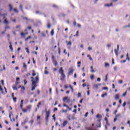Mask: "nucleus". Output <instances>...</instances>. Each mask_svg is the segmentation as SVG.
<instances>
[{
  "label": "nucleus",
  "mask_w": 130,
  "mask_h": 130,
  "mask_svg": "<svg viewBox=\"0 0 130 130\" xmlns=\"http://www.w3.org/2000/svg\"><path fill=\"white\" fill-rule=\"evenodd\" d=\"M52 57V61L55 60V59H54V58H55V57L54 56V55H52V57Z\"/></svg>",
  "instance_id": "nucleus-54"
},
{
  "label": "nucleus",
  "mask_w": 130,
  "mask_h": 130,
  "mask_svg": "<svg viewBox=\"0 0 130 130\" xmlns=\"http://www.w3.org/2000/svg\"><path fill=\"white\" fill-rule=\"evenodd\" d=\"M107 77H108V74L106 75V78H105V82H107Z\"/></svg>",
  "instance_id": "nucleus-44"
},
{
  "label": "nucleus",
  "mask_w": 130,
  "mask_h": 130,
  "mask_svg": "<svg viewBox=\"0 0 130 130\" xmlns=\"http://www.w3.org/2000/svg\"><path fill=\"white\" fill-rule=\"evenodd\" d=\"M35 73V71L32 70V76H33V77H34L35 76H36V73Z\"/></svg>",
  "instance_id": "nucleus-27"
},
{
  "label": "nucleus",
  "mask_w": 130,
  "mask_h": 130,
  "mask_svg": "<svg viewBox=\"0 0 130 130\" xmlns=\"http://www.w3.org/2000/svg\"><path fill=\"white\" fill-rule=\"evenodd\" d=\"M52 62H53L54 66H55V67H56V66H57V62L56 61V60H53Z\"/></svg>",
  "instance_id": "nucleus-11"
},
{
  "label": "nucleus",
  "mask_w": 130,
  "mask_h": 130,
  "mask_svg": "<svg viewBox=\"0 0 130 130\" xmlns=\"http://www.w3.org/2000/svg\"><path fill=\"white\" fill-rule=\"evenodd\" d=\"M67 45H70V46H72V42H68Z\"/></svg>",
  "instance_id": "nucleus-41"
},
{
  "label": "nucleus",
  "mask_w": 130,
  "mask_h": 130,
  "mask_svg": "<svg viewBox=\"0 0 130 130\" xmlns=\"http://www.w3.org/2000/svg\"><path fill=\"white\" fill-rule=\"evenodd\" d=\"M105 68H107V67H109V63L105 62Z\"/></svg>",
  "instance_id": "nucleus-23"
},
{
  "label": "nucleus",
  "mask_w": 130,
  "mask_h": 130,
  "mask_svg": "<svg viewBox=\"0 0 130 130\" xmlns=\"http://www.w3.org/2000/svg\"><path fill=\"white\" fill-rule=\"evenodd\" d=\"M69 87H70V89H71L72 92H74V88L73 87V86H72V85H71V84H70V85H69Z\"/></svg>",
  "instance_id": "nucleus-22"
},
{
  "label": "nucleus",
  "mask_w": 130,
  "mask_h": 130,
  "mask_svg": "<svg viewBox=\"0 0 130 130\" xmlns=\"http://www.w3.org/2000/svg\"><path fill=\"white\" fill-rule=\"evenodd\" d=\"M51 36H53V35H54V30L53 29H52L51 31Z\"/></svg>",
  "instance_id": "nucleus-21"
},
{
  "label": "nucleus",
  "mask_w": 130,
  "mask_h": 130,
  "mask_svg": "<svg viewBox=\"0 0 130 130\" xmlns=\"http://www.w3.org/2000/svg\"><path fill=\"white\" fill-rule=\"evenodd\" d=\"M0 91H2V94L4 93V91H3V88H2V85H0Z\"/></svg>",
  "instance_id": "nucleus-37"
},
{
  "label": "nucleus",
  "mask_w": 130,
  "mask_h": 130,
  "mask_svg": "<svg viewBox=\"0 0 130 130\" xmlns=\"http://www.w3.org/2000/svg\"><path fill=\"white\" fill-rule=\"evenodd\" d=\"M44 74H45V75H48V74H49V73L48 72V71L45 70Z\"/></svg>",
  "instance_id": "nucleus-33"
},
{
  "label": "nucleus",
  "mask_w": 130,
  "mask_h": 130,
  "mask_svg": "<svg viewBox=\"0 0 130 130\" xmlns=\"http://www.w3.org/2000/svg\"><path fill=\"white\" fill-rule=\"evenodd\" d=\"M24 85H26L27 84V83H28V82H27V80H26V79L24 80Z\"/></svg>",
  "instance_id": "nucleus-53"
},
{
  "label": "nucleus",
  "mask_w": 130,
  "mask_h": 130,
  "mask_svg": "<svg viewBox=\"0 0 130 130\" xmlns=\"http://www.w3.org/2000/svg\"><path fill=\"white\" fill-rule=\"evenodd\" d=\"M4 23V24H6V25H8V24H9V22L8 21V20H7V19H5Z\"/></svg>",
  "instance_id": "nucleus-14"
},
{
  "label": "nucleus",
  "mask_w": 130,
  "mask_h": 130,
  "mask_svg": "<svg viewBox=\"0 0 130 130\" xmlns=\"http://www.w3.org/2000/svg\"><path fill=\"white\" fill-rule=\"evenodd\" d=\"M115 99L116 100H118V99H119V94H117L116 95H115Z\"/></svg>",
  "instance_id": "nucleus-16"
},
{
  "label": "nucleus",
  "mask_w": 130,
  "mask_h": 130,
  "mask_svg": "<svg viewBox=\"0 0 130 130\" xmlns=\"http://www.w3.org/2000/svg\"><path fill=\"white\" fill-rule=\"evenodd\" d=\"M41 35L42 36V37H46V35H45V34H44V32H41Z\"/></svg>",
  "instance_id": "nucleus-29"
},
{
  "label": "nucleus",
  "mask_w": 130,
  "mask_h": 130,
  "mask_svg": "<svg viewBox=\"0 0 130 130\" xmlns=\"http://www.w3.org/2000/svg\"><path fill=\"white\" fill-rule=\"evenodd\" d=\"M126 91L125 92V93H124L123 94H122V96H126Z\"/></svg>",
  "instance_id": "nucleus-63"
},
{
  "label": "nucleus",
  "mask_w": 130,
  "mask_h": 130,
  "mask_svg": "<svg viewBox=\"0 0 130 130\" xmlns=\"http://www.w3.org/2000/svg\"><path fill=\"white\" fill-rule=\"evenodd\" d=\"M53 8H54L55 9H57L58 7L56 5H53Z\"/></svg>",
  "instance_id": "nucleus-47"
},
{
  "label": "nucleus",
  "mask_w": 130,
  "mask_h": 130,
  "mask_svg": "<svg viewBox=\"0 0 130 130\" xmlns=\"http://www.w3.org/2000/svg\"><path fill=\"white\" fill-rule=\"evenodd\" d=\"M118 50H119V45H117V50L116 49L114 50V52L116 56L118 55Z\"/></svg>",
  "instance_id": "nucleus-5"
},
{
  "label": "nucleus",
  "mask_w": 130,
  "mask_h": 130,
  "mask_svg": "<svg viewBox=\"0 0 130 130\" xmlns=\"http://www.w3.org/2000/svg\"><path fill=\"white\" fill-rule=\"evenodd\" d=\"M111 46V44H108L107 45V47H108V48H109V47H110Z\"/></svg>",
  "instance_id": "nucleus-52"
},
{
  "label": "nucleus",
  "mask_w": 130,
  "mask_h": 130,
  "mask_svg": "<svg viewBox=\"0 0 130 130\" xmlns=\"http://www.w3.org/2000/svg\"><path fill=\"white\" fill-rule=\"evenodd\" d=\"M9 48H10L11 50H13V46L12 45H10L9 46Z\"/></svg>",
  "instance_id": "nucleus-43"
},
{
  "label": "nucleus",
  "mask_w": 130,
  "mask_h": 130,
  "mask_svg": "<svg viewBox=\"0 0 130 130\" xmlns=\"http://www.w3.org/2000/svg\"><path fill=\"white\" fill-rule=\"evenodd\" d=\"M81 95L82 94H81V93L78 92V98H79V97H81Z\"/></svg>",
  "instance_id": "nucleus-49"
},
{
  "label": "nucleus",
  "mask_w": 130,
  "mask_h": 130,
  "mask_svg": "<svg viewBox=\"0 0 130 130\" xmlns=\"http://www.w3.org/2000/svg\"><path fill=\"white\" fill-rule=\"evenodd\" d=\"M67 124H68V121L65 120L63 122L62 126L63 127H64V126H66V125H67Z\"/></svg>",
  "instance_id": "nucleus-10"
},
{
  "label": "nucleus",
  "mask_w": 130,
  "mask_h": 130,
  "mask_svg": "<svg viewBox=\"0 0 130 130\" xmlns=\"http://www.w3.org/2000/svg\"><path fill=\"white\" fill-rule=\"evenodd\" d=\"M49 122V119H45L46 125H48Z\"/></svg>",
  "instance_id": "nucleus-19"
},
{
  "label": "nucleus",
  "mask_w": 130,
  "mask_h": 130,
  "mask_svg": "<svg viewBox=\"0 0 130 130\" xmlns=\"http://www.w3.org/2000/svg\"><path fill=\"white\" fill-rule=\"evenodd\" d=\"M52 118H53V119L54 120V121H55V114H54L52 115Z\"/></svg>",
  "instance_id": "nucleus-36"
},
{
  "label": "nucleus",
  "mask_w": 130,
  "mask_h": 130,
  "mask_svg": "<svg viewBox=\"0 0 130 130\" xmlns=\"http://www.w3.org/2000/svg\"><path fill=\"white\" fill-rule=\"evenodd\" d=\"M7 15H8V14H7V13L2 14L1 13H0V17H1V16H2L4 19H6V16H7Z\"/></svg>",
  "instance_id": "nucleus-6"
},
{
  "label": "nucleus",
  "mask_w": 130,
  "mask_h": 130,
  "mask_svg": "<svg viewBox=\"0 0 130 130\" xmlns=\"http://www.w3.org/2000/svg\"><path fill=\"white\" fill-rule=\"evenodd\" d=\"M112 6H113L112 3H111L110 4H105V7H112Z\"/></svg>",
  "instance_id": "nucleus-13"
},
{
  "label": "nucleus",
  "mask_w": 130,
  "mask_h": 130,
  "mask_svg": "<svg viewBox=\"0 0 130 130\" xmlns=\"http://www.w3.org/2000/svg\"><path fill=\"white\" fill-rule=\"evenodd\" d=\"M91 80H94V75H92L90 76Z\"/></svg>",
  "instance_id": "nucleus-39"
},
{
  "label": "nucleus",
  "mask_w": 130,
  "mask_h": 130,
  "mask_svg": "<svg viewBox=\"0 0 130 130\" xmlns=\"http://www.w3.org/2000/svg\"><path fill=\"white\" fill-rule=\"evenodd\" d=\"M30 38H31V36H29L28 37L25 39V41H28L29 39H30Z\"/></svg>",
  "instance_id": "nucleus-31"
},
{
  "label": "nucleus",
  "mask_w": 130,
  "mask_h": 130,
  "mask_svg": "<svg viewBox=\"0 0 130 130\" xmlns=\"http://www.w3.org/2000/svg\"><path fill=\"white\" fill-rule=\"evenodd\" d=\"M13 115V113L10 112V113H9V118H10V119H11V118H12L11 115Z\"/></svg>",
  "instance_id": "nucleus-34"
},
{
  "label": "nucleus",
  "mask_w": 130,
  "mask_h": 130,
  "mask_svg": "<svg viewBox=\"0 0 130 130\" xmlns=\"http://www.w3.org/2000/svg\"><path fill=\"white\" fill-rule=\"evenodd\" d=\"M19 28H21V25H17L16 26V29H18Z\"/></svg>",
  "instance_id": "nucleus-57"
},
{
  "label": "nucleus",
  "mask_w": 130,
  "mask_h": 130,
  "mask_svg": "<svg viewBox=\"0 0 130 130\" xmlns=\"http://www.w3.org/2000/svg\"><path fill=\"white\" fill-rule=\"evenodd\" d=\"M96 81H97L98 82H101V78H98Z\"/></svg>",
  "instance_id": "nucleus-48"
},
{
  "label": "nucleus",
  "mask_w": 130,
  "mask_h": 130,
  "mask_svg": "<svg viewBox=\"0 0 130 130\" xmlns=\"http://www.w3.org/2000/svg\"><path fill=\"white\" fill-rule=\"evenodd\" d=\"M64 73V71L62 69V68H60L59 70V74H60L61 76V77L63 78V79H64L66 78V75L63 73Z\"/></svg>",
  "instance_id": "nucleus-2"
},
{
  "label": "nucleus",
  "mask_w": 130,
  "mask_h": 130,
  "mask_svg": "<svg viewBox=\"0 0 130 130\" xmlns=\"http://www.w3.org/2000/svg\"><path fill=\"white\" fill-rule=\"evenodd\" d=\"M30 79L31 80V91H34L36 87H37V85L36 84H38V83H39V77L38 76H36V78H34V77H31Z\"/></svg>",
  "instance_id": "nucleus-1"
},
{
  "label": "nucleus",
  "mask_w": 130,
  "mask_h": 130,
  "mask_svg": "<svg viewBox=\"0 0 130 130\" xmlns=\"http://www.w3.org/2000/svg\"><path fill=\"white\" fill-rule=\"evenodd\" d=\"M101 83H99L98 84H94L93 85L94 88H96V89H98L99 88V86H101Z\"/></svg>",
  "instance_id": "nucleus-9"
},
{
  "label": "nucleus",
  "mask_w": 130,
  "mask_h": 130,
  "mask_svg": "<svg viewBox=\"0 0 130 130\" xmlns=\"http://www.w3.org/2000/svg\"><path fill=\"white\" fill-rule=\"evenodd\" d=\"M129 27H130V23H129L128 25H125L123 27L124 29L125 28H129Z\"/></svg>",
  "instance_id": "nucleus-20"
},
{
  "label": "nucleus",
  "mask_w": 130,
  "mask_h": 130,
  "mask_svg": "<svg viewBox=\"0 0 130 130\" xmlns=\"http://www.w3.org/2000/svg\"><path fill=\"white\" fill-rule=\"evenodd\" d=\"M49 115H50V111H47L46 110V117L45 119H49Z\"/></svg>",
  "instance_id": "nucleus-4"
},
{
  "label": "nucleus",
  "mask_w": 130,
  "mask_h": 130,
  "mask_svg": "<svg viewBox=\"0 0 130 130\" xmlns=\"http://www.w3.org/2000/svg\"><path fill=\"white\" fill-rule=\"evenodd\" d=\"M22 111L23 112H27V111H28L27 110L24 109H22Z\"/></svg>",
  "instance_id": "nucleus-46"
},
{
  "label": "nucleus",
  "mask_w": 130,
  "mask_h": 130,
  "mask_svg": "<svg viewBox=\"0 0 130 130\" xmlns=\"http://www.w3.org/2000/svg\"><path fill=\"white\" fill-rule=\"evenodd\" d=\"M68 88H69V85H64V88L65 89H68Z\"/></svg>",
  "instance_id": "nucleus-58"
},
{
  "label": "nucleus",
  "mask_w": 130,
  "mask_h": 130,
  "mask_svg": "<svg viewBox=\"0 0 130 130\" xmlns=\"http://www.w3.org/2000/svg\"><path fill=\"white\" fill-rule=\"evenodd\" d=\"M60 16H62V17H64L66 16V14H64L63 13H61L60 14Z\"/></svg>",
  "instance_id": "nucleus-59"
},
{
  "label": "nucleus",
  "mask_w": 130,
  "mask_h": 130,
  "mask_svg": "<svg viewBox=\"0 0 130 130\" xmlns=\"http://www.w3.org/2000/svg\"><path fill=\"white\" fill-rule=\"evenodd\" d=\"M97 127H101V122L99 123V125L97 126Z\"/></svg>",
  "instance_id": "nucleus-51"
},
{
  "label": "nucleus",
  "mask_w": 130,
  "mask_h": 130,
  "mask_svg": "<svg viewBox=\"0 0 130 130\" xmlns=\"http://www.w3.org/2000/svg\"><path fill=\"white\" fill-rule=\"evenodd\" d=\"M13 100L14 102H17V98L15 97L12 99Z\"/></svg>",
  "instance_id": "nucleus-32"
},
{
  "label": "nucleus",
  "mask_w": 130,
  "mask_h": 130,
  "mask_svg": "<svg viewBox=\"0 0 130 130\" xmlns=\"http://www.w3.org/2000/svg\"><path fill=\"white\" fill-rule=\"evenodd\" d=\"M10 26H8V25H7L6 27H5V30H6V31H7V29H10Z\"/></svg>",
  "instance_id": "nucleus-40"
},
{
  "label": "nucleus",
  "mask_w": 130,
  "mask_h": 130,
  "mask_svg": "<svg viewBox=\"0 0 130 130\" xmlns=\"http://www.w3.org/2000/svg\"><path fill=\"white\" fill-rule=\"evenodd\" d=\"M13 11H14V12H15V13H18V12H19V11L17 10L16 8L14 9H13Z\"/></svg>",
  "instance_id": "nucleus-35"
},
{
  "label": "nucleus",
  "mask_w": 130,
  "mask_h": 130,
  "mask_svg": "<svg viewBox=\"0 0 130 130\" xmlns=\"http://www.w3.org/2000/svg\"><path fill=\"white\" fill-rule=\"evenodd\" d=\"M96 117L97 118H102V116H101V115L98 114L96 116Z\"/></svg>",
  "instance_id": "nucleus-15"
},
{
  "label": "nucleus",
  "mask_w": 130,
  "mask_h": 130,
  "mask_svg": "<svg viewBox=\"0 0 130 130\" xmlns=\"http://www.w3.org/2000/svg\"><path fill=\"white\" fill-rule=\"evenodd\" d=\"M105 96H107V93H105L104 94H102L101 97L102 98H104Z\"/></svg>",
  "instance_id": "nucleus-17"
},
{
  "label": "nucleus",
  "mask_w": 130,
  "mask_h": 130,
  "mask_svg": "<svg viewBox=\"0 0 130 130\" xmlns=\"http://www.w3.org/2000/svg\"><path fill=\"white\" fill-rule=\"evenodd\" d=\"M27 111H31V108H32V106L28 105L26 106Z\"/></svg>",
  "instance_id": "nucleus-8"
},
{
  "label": "nucleus",
  "mask_w": 130,
  "mask_h": 130,
  "mask_svg": "<svg viewBox=\"0 0 130 130\" xmlns=\"http://www.w3.org/2000/svg\"><path fill=\"white\" fill-rule=\"evenodd\" d=\"M125 105H126V102H124L123 104V107H125Z\"/></svg>",
  "instance_id": "nucleus-42"
},
{
  "label": "nucleus",
  "mask_w": 130,
  "mask_h": 130,
  "mask_svg": "<svg viewBox=\"0 0 130 130\" xmlns=\"http://www.w3.org/2000/svg\"><path fill=\"white\" fill-rule=\"evenodd\" d=\"M13 11V6L12 5L9 4V12H12Z\"/></svg>",
  "instance_id": "nucleus-12"
},
{
  "label": "nucleus",
  "mask_w": 130,
  "mask_h": 130,
  "mask_svg": "<svg viewBox=\"0 0 130 130\" xmlns=\"http://www.w3.org/2000/svg\"><path fill=\"white\" fill-rule=\"evenodd\" d=\"M103 90H108V87H104L103 88Z\"/></svg>",
  "instance_id": "nucleus-45"
},
{
  "label": "nucleus",
  "mask_w": 130,
  "mask_h": 130,
  "mask_svg": "<svg viewBox=\"0 0 130 130\" xmlns=\"http://www.w3.org/2000/svg\"><path fill=\"white\" fill-rule=\"evenodd\" d=\"M25 50H26L27 53H30V52L29 51V49L28 48H25Z\"/></svg>",
  "instance_id": "nucleus-30"
},
{
  "label": "nucleus",
  "mask_w": 130,
  "mask_h": 130,
  "mask_svg": "<svg viewBox=\"0 0 130 130\" xmlns=\"http://www.w3.org/2000/svg\"><path fill=\"white\" fill-rule=\"evenodd\" d=\"M20 35L21 37H25V33L24 32H21Z\"/></svg>",
  "instance_id": "nucleus-26"
},
{
  "label": "nucleus",
  "mask_w": 130,
  "mask_h": 130,
  "mask_svg": "<svg viewBox=\"0 0 130 130\" xmlns=\"http://www.w3.org/2000/svg\"><path fill=\"white\" fill-rule=\"evenodd\" d=\"M4 82V80H1V83H2V84L3 85V86H4L5 85V83Z\"/></svg>",
  "instance_id": "nucleus-55"
},
{
  "label": "nucleus",
  "mask_w": 130,
  "mask_h": 130,
  "mask_svg": "<svg viewBox=\"0 0 130 130\" xmlns=\"http://www.w3.org/2000/svg\"><path fill=\"white\" fill-rule=\"evenodd\" d=\"M117 120V117H115V118L114 119V122H115Z\"/></svg>",
  "instance_id": "nucleus-60"
},
{
  "label": "nucleus",
  "mask_w": 130,
  "mask_h": 130,
  "mask_svg": "<svg viewBox=\"0 0 130 130\" xmlns=\"http://www.w3.org/2000/svg\"><path fill=\"white\" fill-rule=\"evenodd\" d=\"M13 90H18V88H17V85L13 86Z\"/></svg>",
  "instance_id": "nucleus-28"
},
{
  "label": "nucleus",
  "mask_w": 130,
  "mask_h": 130,
  "mask_svg": "<svg viewBox=\"0 0 130 130\" xmlns=\"http://www.w3.org/2000/svg\"><path fill=\"white\" fill-rule=\"evenodd\" d=\"M63 101H66V100H68V97H65L63 99Z\"/></svg>",
  "instance_id": "nucleus-61"
},
{
  "label": "nucleus",
  "mask_w": 130,
  "mask_h": 130,
  "mask_svg": "<svg viewBox=\"0 0 130 130\" xmlns=\"http://www.w3.org/2000/svg\"><path fill=\"white\" fill-rule=\"evenodd\" d=\"M50 27H51L50 24H48L47 28H48L49 29V28H50Z\"/></svg>",
  "instance_id": "nucleus-62"
},
{
  "label": "nucleus",
  "mask_w": 130,
  "mask_h": 130,
  "mask_svg": "<svg viewBox=\"0 0 130 130\" xmlns=\"http://www.w3.org/2000/svg\"><path fill=\"white\" fill-rule=\"evenodd\" d=\"M83 100L86 101V99H82L80 101V102H79L80 103H81V104L83 103Z\"/></svg>",
  "instance_id": "nucleus-38"
},
{
  "label": "nucleus",
  "mask_w": 130,
  "mask_h": 130,
  "mask_svg": "<svg viewBox=\"0 0 130 130\" xmlns=\"http://www.w3.org/2000/svg\"><path fill=\"white\" fill-rule=\"evenodd\" d=\"M3 70L6 71V66L5 64H3Z\"/></svg>",
  "instance_id": "nucleus-50"
},
{
  "label": "nucleus",
  "mask_w": 130,
  "mask_h": 130,
  "mask_svg": "<svg viewBox=\"0 0 130 130\" xmlns=\"http://www.w3.org/2000/svg\"><path fill=\"white\" fill-rule=\"evenodd\" d=\"M58 53H59V54H60V48H58Z\"/></svg>",
  "instance_id": "nucleus-64"
},
{
  "label": "nucleus",
  "mask_w": 130,
  "mask_h": 130,
  "mask_svg": "<svg viewBox=\"0 0 130 130\" xmlns=\"http://www.w3.org/2000/svg\"><path fill=\"white\" fill-rule=\"evenodd\" d=\"M19 8H20L21 11L22 12V13H23V12H24V11L23 10V6H22V5H20Z\"/></svg>",
  "instance_id": "nucleus-25"
},
{
  "label": "nucleus",
  "mask_w": 130,
  "mask_h": 130,
  "mask_svg": "<svg viewBox=\"0 0 130 130\" xmlns=\"http://www.w3.org/2000/svg\"><path fill=\"white\" fill-rule=\"evenodd\" d=\"M74 74V69L73 67H71L69 68V71L68 73V77L69 76H71V75H73Z\"/></svg>",
  "instance_id": "nucleus-3"
},
{
  "label": "nucleus",
  "mask_w": 130,
  "mask_h": 130,
  "mask_svg": "<svg viewBox=\"0 0 130 130\" xmlns=\"http://www.w3.org/2000/svg\"><path fill=\"white\" fill-rule=\"evenodd\" d=\"M77 64H78V65H77V67L78 68H80V67H81V61H78V62H77Z\"/></svg>",
  "instance_id": "nucleus-24"
},
{
  "label": "nucleus",
  "mask_w": 130,
  "mask_h": 130,
  "mask_svg": "<svg viewBox=\"0 0 130 130\" xmlns=\"http://www.w3.org/2000/svg\"><path fill=\"white\" fill-rule=\"evenodd\" d=\"M23 68L25 69V71H27V65L25 63H23Z\"/></svg>",
  "instance_id": "nucleus-18"
},
{
  "label": "nucleus",
  "mask_w": 130,
  "mask_h": 130,
  "mask_svg": "<svg viewBox=\"0 0 130 130\" xmlns=\"http://www.w3.org/2000/svg\"><path fill=\"white\" fill-rule=\"evenodd\" d=\"M27 122H28V118H26L25 120L21 124L22 125H25V124H26V123H27Z\"/></svg>",
  "instance_id": "nucleus-7"
},
{
  "label": "nucleus",
  "mask_w": 130,
  "mask_h": 130,
  "mask_svg": "<svg viewBox=\"0 0 130 130\" xmlns=\"http://www.w3.org/2000/svg\"><path fill=\"white\" fill-rule=\"evenodd\" d=\"M120 115H121V114H118L117 115H116L115 117H117H117H118V116H120Z\"/></svg>",
  "instance_id": "nucleus-56"
}]
</instances>
